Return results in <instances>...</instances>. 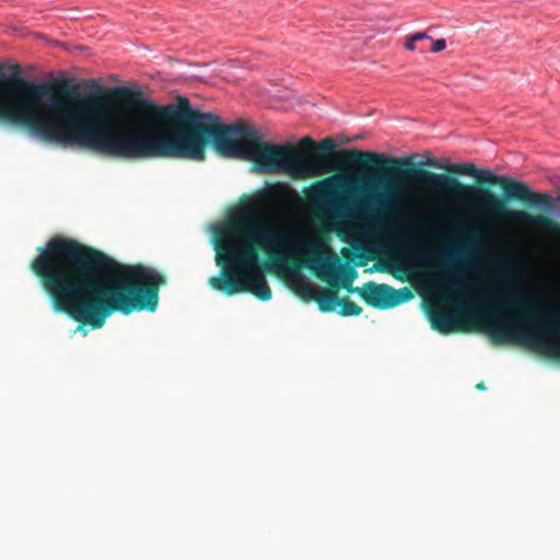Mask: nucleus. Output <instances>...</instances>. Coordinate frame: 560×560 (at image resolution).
<instances>
[{
  "instance_id": "4468645a",
  "label": "nucleus",
  "mask_w": 560,
  "mask_h": 560,
  "mask_svg": "<svg viewBox=\"0 0 560 560\" xmlns=\"http://www.w3.org/2000/svg\"><path fill=\"white\" fill-rule=\"evenodd\" d=\"M431 167L446 170L451 173L475 177L477 168L472 163L443 164L441 162H429Z\"/></svg>"
},
{
  "instance_id": "a878e982",
  "label": "nucleus",
  "mask_w": 560,
  "mask_h": 560,
  "mask_svg": "<svg viewBox=\"0 0 560 560\" xmlns=\"http://www.w3.org/2000/svg\"><path fill=\"white\" fill-rule=\"evenodd\" d=\"M69 92L71 95L77 97L79 95V85L78 84L71 85L69 89Z\"/></svg>"
},
{
  "instance_id": "6e6552de",
  "label": "nucleus",
  "mask_w": 560,
  "mask_h": 560,
  "mask_svg": "<svg viewBox=\"0 0 560 560\" xmlns=\"http://www.w3.org/2000/svg\"><path fill=\"white\" fill-rule=\"evenodd\" d=\"M475 259L471 247L467 245L458 246L450 250L439 249H415L409 255L411 264L429 262V261H443L444 264H462L471 266Z\"/></svg>"
},
{
  "instance_id": "1a4fd4ad",
  "label": "nucleus",
  "mask_w": 560,
  "mask_h": 560,
  "mask_svg": "<svg viewBox=\"0 0 560 560\" xmlns=\"http://www.w3.org/2000/svg\"><path fill=\"white\" fill-rule=\"evenodd\" d=\"M521 198L542 211L553 214L556 203H560V195L552 197L549 194L535 195L528 186L517 179H510L504 188V199Z\"/></svg>"
},
{
  "instance_id": "4be33fe9",
  "label": "nucleus",
  "mask_w": 560,
  "mask_h": 560,
  "mask_svg": "<svg viewBox=\"0 0 560 560\" xmlns=\"http://www.w3.org/2000/svg\"><path fill=\"white\" fill-rule=\"evenodd\" d=\"M300 147L307 152H310L312 155L314 154V148L316 147V143L311 138H303L300 141Z\"/></svg>"
},
{
  "instance_id": "39448f33",
  "label": "nucleus",
  "mask_w": 560,
  "mask_h": 560,
  "mask_svg": "<svg viewBox=\"0 0 560 560\" xmlns=\"http://www.w3.org/2000/svg\"><path fill=\"white\" fill-rule=\"evenodd\" d=\"M249 237L237 234L229 224L219 223L215 233L220 236L217 244L215 262L221 265L222 275L212 277L210 285L228 295L250 292L261 301L271 299V290L260 266L259 255L254 244L259 245L268 254H280L290 257L295 253L315 252L306 249L303 240L281 228L261 220L254 207L246 206L233 214Z\"/></svg>"
},
{
  "instance_id": "9b49d317",
  "label": "nucleus",
  "mask_w": 560,
  "mask_h": 560,
  "mask_svg": "<svg viewBox=\"0 0 560 560\" xmlns=\"http://www.w3.org/2000/svg\"><path fill=\"white\" fill-rule=\"evenodd\" d=\"M260 199L268 203H273L282 209L300 201V196L287 183H276L269 185L260 192Z\"/></svg>"
},
{
  "instance_id": "cd10ccee",
  "label": "nucleus",
  "mask_w": 560,
  "mask_h": 560,
  "mask_svg": "<svg viewBox=\"0 0 560 560\" xmlns=\"http://www.w3.org/2000/svg\"><path fill=\"white\" fill-rule=\"evenodd\" d=\"M477 388L478 389H485V385L482 383H480V384L477 385Z\"/></svg>"
},
{
  "instance_id": "bb28decb",
  "label": "nucleus",
  "mask_w": 560,
  "mask_h": 560,
  "mask_svg": "<svg viewBox=\"0 0 560 560\" xmlns=\"http://www.w3.org/2000/svg\"><path fill=\"white\" fill-rule=\"evenodd\" d=\"M275 267H276V266H275L273 264H271V262H268V264H267V268H268V269H270V270H273V269H275Z\"/></svg>"
},
{
  "instance_id": "412c9836",
  "label": "nucleus",
  "mask_w": 560,
  "mask_h": 560,
  "mask_svg": "<svg viewBox=\"0 0 560 560\" xmlns=\"http://www.w3.org/2000/svg\"><path fill=\"white\" fill-rule=\"evenodd\" d=\"M431 42H432V46H431L430 50L434 54L441 52L442 50H444L446 48V40L444 38H440V39L432 38Z\"/></svg>"
},
{
  "instance_id": "f3484780",
  "label": "nucleus",
  "mask_w": 560,
  "mask_h": 560,
  "mask_svg": "<svg viewBox=\"0 0 560 560\" xmlns=\"http://www.w3.org/2000/svg\"><path fill=\"white\" fill-rule=\"evenodd\" d=\"M475 178H478L481 182L488 183V184H502V183L509 184V180L511 179V178H506L501 175H494V174H492V172L490 170H487V168H477V175L475 176Z\"/></svg>"
},
{
  "instance_id": "5701e85b",
  "label": "nucleus",
  "mask_w": 560,
  "mask_h": 560,
  "mask_svg": "<svg viewBox=\"0 0 560 560\" xmlns=\"http://www.w3.org/2000/svg\"><path fill=\"white\" fill-rule=\"evenodd\" d=\"M464 228L470 234H479L482 232V226L478 223H467Z\"/></svg>"
},
{
  "instance_id": "2eb2a0df",
  "label": "nucleus",
  "mask_w": 560,
  "mask_h": 560,
  "mask_svg": "<svg viewBox=\"0 0 560 560\" xmlns=\"http://www.w3.org/2000/svg\"><path fill=\"white\" fill-rule=\"evenodd\" d=\"M295 292L301 295L306 301H310L314 298V294L317 290L316 285L312 283L306 277L301 273H298V279L294 284Z\"/></svg>"
},
{
  "instance_id": "dca6fc26",
  "label": "nucleus",
  "mask_w": 560,
  "mask_h": 560,
  "mask_svg": "<svg viewBox=\"0 0 560 560\" xmlns=\"http://www.w3.org/2000/svg\"><path fill=\"white\" fill-rule=\"evenodd\" d=\"M315 300L318 302L320 310L324 312L331 311L338 303V296L336 292L330 289H322L315 296Z\"/></svg>"
},
{
  "instance_id": "6ab92c4d",
  "label": "nucleus",
  "mask_w": 560,
  "mask_h": 560,
  "mask_svg": "<svg viewBox=\"0 0 560 560\" xmlns=\"http://www.w3.org/2000/svg\"><path fill=\"white\" fill-rule=\"evenodd\" d=\"M310 267L315 269L318 275L331 271V264L327 259L317 258L310 262Z\"/></svg>"
},
{
  "instance_id": "7ed1b4c3",
  "label": "nucleus",
  "mask_w": 560,
  "mask_h": 560,
  "mask_svg": "<svg viewBox=\"0 0 560 560\" xmlns=\"http://www.w3.org/2000/svg\"><path fill=\"white\" fill-rule=\"evenodd\" d=\"M400 179H415L422 182L428 189L445 196L450 201L462 207L477 203L482 213L505 218L516 224L550 228L552 222L542 215H532L523 210L504 209L502 201L488 189L465 186L457 179L435 174L424 170H404L398 166L386 167L382 173L366 176L364 182L369 185V194L361 199L357 213L369 219L362 226L368 235H376L381 224L376 218L397 214L405 201L406 192L399 186ZM359 186L348 177L335 174L315 183L310 196L320 203L324 209L337 219L353 218L355 211L349 201L342 200L340 195L358 189Z\"/></svg>"
},
{
  "instance_id": "20e7f679",
  "label": "nucleus",
  "mask_w": 560,
  "mask_h": 560,
  "mask_svg": "<svg viewBox=\"0 0 560 560\" xmlns=\"http://www.w3.org/2000/svg\"><path fill=\"white\" fill-rule=\"evenodd\" d=\"M495 267L501 284L491 300L467 284L463 270L451 271L446 281L436 280L435 284L465 288L464 304L478 307L482 313L503 312L514 306L537 310L534 318L511 324L489 317L485 331L495 343L516 342L544 354L560 355V308L541 306L539 296L521 283L523 270L512 258L499 261Z\"/></svg>"
},
{
  "instance_id": "393cba45",
  "label": "nucleus",
  "mask_w": 560,
  "mask_h": 560,
  "mask_svg": "<svg viewBox=\"0 0 560 560\" xmlns=\"http://www.w3.org/2000/svg\"><path fill=\"white\" fill-rule=\"evenodd\" d=\"M416 43L417 40L416 39H412V34L409 35L407 38H406V43H405V48L407 50H415L416 49Z\"/></svg>"
},
{
  "instance_id": "f8f14e48",
  "label": "nucleus",
  "mask_w": 560,
  "mask_h": 560,
  "mask_svg": "<svg viewBox=\"0 0 560 560\" xmlns=\"http://www.w3.org/2000/svg\"><path fill=\"white\" fill-rule=\"evenodd\" d=\"M364 154L366 155V160L369 162L383 163V164L396 163L401 166H410V165H418V166L428 165V166H430L429 162H439L436 159H432L429 155H425L424 161L415 162L413 156H404L400 159H393L390 156H386L384 154H378V153H364Z\"/></svg>"
},
{
  "instance_id": "f257e3e1",
  "label": "nucleus",
  "mask_w": 560,
  "mask_h": 560,
  "mask_svg": "<svg viewBox=\"0 0 560 560\" xmlns=\"http://www.w3.org/2000/svg\"><path fill=\"white\" fill-rule=\"evenodd\" d=\"M120 91L130 94L124 98L127 109L147 106L143 115L125 129L90 119L81 149L121 160L168 158L200 162L206 159V147L212 144L221 156L253 161L264 173L282 171L295 179H305L330 170L317 168L315 163L302 165L304 155L290 143H238V137L260 141L262 136L249 125H225L219 115L192 107L188 98L153 105L140 90L132 92L124 86Z\"/></svg>"
},
{
  "instance_id": "423d86ee",
  "label": "nucleus",
  "mask_w": 560,
  "mask_h": 560,
  "mask_svg": "<svg viewBox=\"0 0 560 560\" xmlns=\"http://www.w3.org/2000/svg\"><path fill=\"white\" fill-rule=\"evenodd\" d=\"M60 97L47 82L23 78L19 65L0 63V119L27 127L33 136L62 147L81 149L90 119L102 115L101 106L85 101L58 113Z\"/></svg>"
},
{
  "instance_id": "0eeeda50",
  "label": "nucleus",
  "mask_w": 560,
  "mask_h": 560,
  "mask_svg": "<svg viewBox=\"0 0 560 560\" xmlns=\"http://www.w3.org/2000/svg\"><path fill=\"white\" fill-rule=\"evenodd\" d=\"M336 147L337 143L331 138H325L320 140L318 143H316V147L314 148L313 156L311 159H306L304 156L302 165H313V163H315V165H317V168H331L329 171H325L318 174V176H322L340 170L342 164L354 162L357 156L366 158V155L364 154L365 152L355 150L347 152L340 156L327 154L332 152L336 149Z\"/></svg>"
},
{
  "instance_id": "f03ea898",
  "label": "nucleus",
  "mask_w": 560,
  "mask_h": 560,
  "mask_svg": "<svg viewBox=\"0 0 560 560\" xmlns=\"http://www.w3.org/2000/svg\"><path fill=\"white\" fill-rule=\"evenodd\" d=\"M52 307L93 328L114 312L153 311L164 278L153 268L126 265L74 238L54 236L31 262Z\"/></svg>"
},
{
  "instance_id": "9d476101",
  "label": "nucleus",
  "mask_w": 560,
  "mask_h": 560,
  "mask_svg": "<svg viewBox=\"0 0 560 560\" xmlns=\"http://www.w3.org/2000/svg\"><path fill=\"white\" fill-rule=\"evenodd\" d=\"M362 296L370 305L381 308L394 307L401 302L398 292L387 284L369 283Z\"/></svg>"
},
{
  "instance_id": "aec40b11",
  "label": "nucleus",
  "mask_w": 560,
  "mask_h": 560,
  "mask_svg": "<svg viewBox=\"0 0 560 560\" xmlns=\"http://www.w3.org/2000/svg\"><path fill=\"white\" fill-rule=\"evenodd\" d=\"M85 88L88 89V94L91 96H101L104 92L103 85H101L96 80L86 81Z\"/></svg>"
},
{
  "instance_id": "c85d7f7f",
  "label": "nucleus",
  "mask_w": 560,
  "mask_h": 560,
  "mask_svg": "<svg viewBox=\"0 0 560 560\" xmlns=\"http://www.w3.org/2000/svg\"><path fill=\"white\" fill-rule=\"evenodd\" d=\"M329 282L331 285H336V280L331 279Z\"/></svg>"
},
{
  "instance_id": "7c9ffc66",
  "label": "nucleus",
  "mask_w": 560,
  "mask_h": 560,
  "mask_svg": "<svg viewBox=\"0 0 560 560\" xmlns=\"http://www.w3.org/2000/svg\"><path fill=\"white\" fill-rule=\"evenodd\" d=\"M557 233L560 235V225H557Z\"/></svg>"
},
{
  "instance_id": "c756f323",
  "label": "nucleus",
  "mask_w": 560,
  "mask_h": 560,
  "mask_svg": "<svg viewBox=\"0 0 560 560\" xmlns=\"http://www.w3.org/2000/svg\"><path fill=\"white\" fill-rule=\"evenodd\" d=\"M402 291L406 292L407 295H410V292L408 289L405 288Z\"/></svg>"
},
{
  "instance_id": "ddd939ff",
  "label": "nucleus",
  "mask_w": 560,
  "mask_h": 560,
  "mask_svg": "<svg viewBox=\"0 0 560 560\" xmlns=\"http://www.w3.org/2000/svg\"><path fill=\"white\" fill-rule=\"evenodd\" d=\"M431 322L434 328L442 334H450L455 330V318L453 314L439 310L431 316Z\"/></svg>"
},
{
  "instance_id": "b1692460",
  "label": "nucleus",
  "mask_w": 560,
  "mask_h": 560,
  "mask_svg": "<svg viewBox=\"0 0 560 560\" xmlns=\"http://www.w3.org/2000/svg\"><path fill=\"white\" fill-rule=\"evenodd\" d=\"M412 39H416L417 42L429 39L432 40V37L427 34V32H417L412 34Z\"/></svg>"
},
{
  "instance_id": "a211bd4d",
  "label": "nucleus",
  "mask_w": 560,
  "mask_h": 560,
  "mask_svg": "<svg viewBox=\"0 0 560 560\" xmlns=\"http://www.w3.org/2000/svg\"><path fill=\"white\" fill-rule=\"evenodd\" d=\"M340 305V314L343 316L359 315L362 312V308L349 299H343Z\"/></svg>"
},
{
  "instance_id": "2f4dec72",
  "label": "nucleus",
  "mask_w": 560,
  "mask_h": 560,
  "mask_svg": "<svg viewBox=\"0 0 560 560\" xmlns=\"http://www.w3.org/2000/svg\"><path fill=\"white\" fill-rule=\"evenodd\" d=\"M342 283H343V285H347L348 284V280H346V279L342 280Z\"/></svg>"
}]
</instances>
